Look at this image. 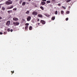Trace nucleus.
<instances>
[{
    "mask_svg": "<svg viewBox=\"0 0 77 77\" xmlns=\"http://www.w3.org/2000/svg\"><path fill=\"white\" fill-rule=\"evenodd\" d=\"M20 24V23L18 22H14L13 23V25L14 24V26H18Z\"/></svg>",
    "mask_w": 77,
    "mask_h": 77,
    "instance_id": "f03ea898",
    "label": "nucleus"
},
{
    "mask_svg": "<svg viewBox=\"0 0 77 77\" xmlns=\"http://www.w3.org/2000/svg\"><path fill=\"white\" fill-rule=\"evenodd\" d=\"M27 21H30V20H31V17L28 16L27 18Z\"/></svg>",
    "mask_w": 77,
    "mask_h": 77,
    "instance_id": "39448f33",
    "label": "nucleus"
},
{
    "mask_svg": "<svg viewBox=\"0 0 77 77\" xmlns=\"http://www.w3.org/2000/svg\"><path fill=\"white\" fill-rule=\"evenodd\" d=\"M40 9H41L42 10V11H44V7H43L41 6L40 7Z\"/></svg>",
    "mask_w": 77,
    "mask_h": 77,
    "instance_id": "dca6fc26",
    "label": "nucleus"
},
{
    "mask_svg": "<svg viewBox=\"0 0 77 77\" xmlns=\"http://www.w3.org/2000/svg\"><path fill=\"white\" fill-rule=\"evenodd\" d=\"M51 3V1H48L46 2V3L48 4V3Z\"/></svg>",
    "mask_w": 77,
    "mask_h": 77,
    "instance_id": "f3484780",
    "label": "nucleus"
},
{
    "mask_svg": "<svg viewBox=\"0 0 77 77\" xmlns=\"http://www.w3.org/2000/svg\"><path fill=\"white\" fill-rule=\"evenodd\" d=\"M3 5V4H1L0 5V8H2V5Z\"/></svg>",
    "mask_w": 77,
    "mask_h": 77,
    "instance_id": "c85d7f7f",
    "label": "nucleus"
},
{
    "mask_svg": "<svg viewBox=\"0 0 77 77\" xmlns=\"http://www.w3.org/2000/svg\"><path fill=\"white\" fill-rule=\"evenodd\" d=\"M2 17H0V20H2Z\"/></svg>",
    "mask_w": 77,
    "mask_h": 77,
    "instance_id": "e433bc0d",
    "label": "nucleus"
},
{
    "mask_svg": "<svg viewBox=\"0 0 77 77\" xmlns=\"http://www.w3.org/2000/svg\"><path fill=\"white\" fill-rule=\"evenodd\" d=\"M45 16H46V17H50V15H49L47 14H45Z\"/></svg>",
    "mask_w": 77,
    "mask_h": 77,
    "instance_id": "9b49d317",
    "label": "nucleus"
},
{
    "mask_svg": "<svg viewBox=\"0 0 77 77\" xmlns=\"http://www.w3.org/2000/svg\"><path fill=\"white\" fill-rule=\"evenodd\" d=\"M14 8V6L13 5H12L10 7H9L8 8V9H12L13 8Z\"/></svg>",
    "mask_w": 77,
    "mask_h": 77,
    "instance_id": "f8f14e48",
    "label": "nucleus"
},
{
    "mask_svg": "<svg viewBox=\"0 0 77 77\" xmlns=\"http://www.w3.org/2000/svg\"><path fill=\"white\" fill-rule=\"evenodd\" d=\"M38 16L40 18H42V15L41 14H38Z\"/></svg>",
    "mask_w": 77,
    "mask_h": 77,
    "instance_id": "4468645a",
    "label": "nucleus"
},
{
    "mask_svg": "<svg viewBox=\"0 0 77 77\" xmlns=\"http://www.w3.org/2000/svg\"><path fill=\"white\" fill-rule=\"evenodd\" d=\"M69 8H70V6H69Z\"/></svg>",
    "mask_w": 77,
    "mask_h": 77,
    "instance_id": "c03bdc74",
    "label": "nucleus"
},
{
    "mask_svg": "<svg viewBox=\"0 0 77 77\" xmlns=\"http://www.w3.org/2000/svg\"><path fill=\"white\" fill-rule=\"evenodd\" d=\"M6 9V8H5L4 7H2V11H5Z\"/></svg>",
    "mask_w": 77,
    "mask_h": 77,
    "instance_id": "2eb2a0df",
    "label": "nucleus"
},
{
    "mask_svg": "<svg viewBox=\"0 0 77 77\" xmlns=\"http://www.w3.org/2000/svg\"><path fill=\"white\" fill-rule=\"evenodd\" d=\"M23 29H24V27L23 28Z\"/></svg>",
    "mask_w": 77,
    "mask_h": 77,
    "instance_id": "49530a36",
    "label": "nucleus"
},
{
    "mask_svg": "<svg viewBox=\"0 0 77 77\" xmlns=\"http://www.w3.org/2000/svg\"><path fill=\"white\" fill-rule=\"evenodd\" d=\"M7 31H8V32H10V29H8L7 30Z\"/></svg>",
    "mask_w": 77,
    "mask_h": 77,
    "instance_id": "bb28decb",
    "label": "nucleus"
},
{
    "mask_svg": "<svg viewBox=\"0 0 77 77\" xmlns=\"http://www.w3.org/2000/svg\"><path fill=\"white\" fill-rule=\"evenodd\" d=\"M17 8H14L13 9V11H17Z\"/></svg>",
    "mask_w": 77,
    "mask_h": 77,
    "instance_id": "393cba45",
    "label": "nucleus"
},
{
    "mask_svg": "<svg viewBox=\"0 0 77 77\" xmlns=\"http://www.w3.org/2000/svg\"><path fill=\"white\" fill-rule=\"evenodd\" d=\"M70 1H71V0H68L67 1V2H69Z\"/></svg>",
    "mask_w": 77,
    "mask_h": 77,
    "instance_id": "2f4dec72",
    "label": "nucleus"
},
{
    "mask_svg": "<svg viewBox=\"0 0 77 77\" xmlns=\"http://www.w3.org/2000/svg\"><path fill=\"white\" fill-rule=\"evenodd\" d=\"M62 8H63L64 9H66V8L65 7H64L63 6H62Z\"/></svg>",
    "mask_w": 77,
    "mask_h": 77,
    "instance_id": "72a5a7b5",
    "label": "nucleus"
},
{
    "mask_svg": "<svg viewBox=\"0 0 77 77\" xmlns=\"http://www.w3.org/2000/svg\"><path fill=\"white\" fill-rule=\"evenodd\" d=\"M41 23H42V24H45V22L44 20H41Z\"/></svg>",
    "mask_w": 77,
    "mask_h": 77,
    "instance_id": "0eeeda50",
    "label": "nucleus"
},
{
    "mask_svg": "<svg viewBox=\"0 0 77 77\" xmlns=\"http://www.w3.org/2000/svg\"><path fill=\"white\" fill-rule=\"evenodd\" d=\"M11 72L12 73L11 74H12L13 73H14V71H11Z\"/></svg>",
    "mask_w": 77,
    "mask_h": 77,
    "instance_id": "c756f323",
    "label": "nucleus"
},
{
    "mask_svg": "<svg viewBox=\"0 0 77 77\" xmlns=\"http://www.w3.org/2000/svg\"><path fill=\"white\" fill-rule=\"evenodd\" d=\"M39 20L38 19V21H39Z\"/></svg>",
    "mask_w": 77,
    "mask_h": 77,
    "instance_id": "a18cd8bd",
    "label": "nucleus"
},
{
    "mask_svg": "<svg viewBox=\"0 0 77 77\" xmlns=\"http://www.w3.org/2000/svg\"><path fill=\"white\" fill-rule=\"evenodd\" d=\"M51 2H56V0H50Z\"/></svg>",
    "mask_w": 77,
    "mask_h": 77,
    "instance_id": "412c9836",
    "label": "nucleus"
},
{
    "mask_svg": "<svg viewBox=\"0 0 77 77\" xmlns=\"http://www.w3.org/2000/svg\"><path fill=\"white\" fill-rule=\"evenodd\" d=\"M16 2H18V0H16Z\"/></svg>",
    "mask_w": 77,
    "mask_h": 77,
    "instance_id": "79ce46f5",
    "label": "nucleus"
},
{
    "mask_svg": "<svg viewBox=\"0 0 77 77\" xmlns=\"http://www.w3.org/2000/svg\"><path fill=\"white\" fill-rule=\"evenodd\" d=\"M13 20L14 21H18V19L17 17H14L13 18Z\"/></svg>",
    "mask_w": 77,
    "mask_h": 77,
    "instance_id": "20e7f679",
    "label": "nucleus"
},
{
    "mask_svg": "<svg viewBox=\"0 0 77 77\" xmlns=\"http://www.w3.org/2000/svg\"><path fill=\"white\" fill-rule=\"evenodd\" d=\"M4 35H6V32H4Z\"/></svg>",
    "mask_w": 77,
    "mask_h": 77,
    "instance_id": "f704fd0d",
    "label": "nucleus"
},
{
    "mask_svg": "<svg viewBox=\"0 0 77 77\" xmlns=\"http://www.w3.org/2000/svg\"><path fill=\"white\" fill-rule=\"evenodd\" d=\"M32 14L34 15H36L38 14V12L36 11H34L32 13Z\"/></svg>",
    "mask_w": 77,
    "mask_h": 77,
    "instance_id": "423d86ee",
    "label": "nucleus"
},
{
    "mask_svg": "<svg viewBox=\"0 0 77 77\" xmlns=\"http://www.w3.org/2000/svg\"><path fill=\"white\" fill-rule=\"evenodd\" d=\"M3 34V32H0V35H2Z\"/></svg>",
    "mask_w": 77,
    "mask_h": 77,
    "instance_id": "4c0bfd02",
    "label": "nucleus"
},
{
    "mask_svg": "<svg viewBox=\"0 0 77 77\" xmlns=\"http://www.w3.org/2000/svg\"><path fill=\"white\" fill-rule=\"evenodd\" d=\"M26 4V2H22V6H25Z\"/></svg>",
    "mask_w": 77,
    "mask_h": 77,
    "instance_id": "1a4fd4ad",
    "label": "nucleus"
},
{
    "mask_svg": "<svg viewBox=\"0 0 77 77\" xmlns=\"http://www.w3.org/2000/svg\"><path fill=\"white\" fill-rule=\"evenodd\" d=\"M60 5H61V4H60V3L58 4V6H60Z\"/></svg>",
    "mask_w": 77,
    "mask_h": 77,
    "instance_id": "473e14b6",
    "label": "nucleus"
},
{
    "mask_svg": "<svg viewBox=\"0 0 77 77\" xmlns=\"http://www.w3.org/2000/svg\"><path fill=\"white\" fill-rule=\"evenodd\" d=\"M12 10L8 11V14H11V13H12Z\"/></svg>",
    "mask_w": 77,
    "mask_h": 77,
    "instance_id": "9d476101",
    "label": "nucleus"
},
{
    "mask_svg": "<svg viewBox=\"0 0 77 77\" xmlns=\"http://www.w3.org/2000/svg\"><path fill=\"white\" fill-rule=\"evenodd\" d=\"M55 15H57V11L55 12Z\"/></svg>",
    "mask_w": 77,
    "mask_h": 77,
    "instance_id": "b1692460",
    "label": "nucleus"
},
{
    "mask_svg": "<svg viewBox=\"0 0 77 77\" xmlns=\"http://www.w3.org/2000/svg\"><path fill=\"white\" fill-rule=\"evenodd\" d=\"M22 2H23V0H20V1L19 2V3L20 5L21 4V3H22Z\"/></svg>",
    "mask_w": 77,
    "mask_h": 77,
    "instance_id": "a211bd4d",
    "label": "nucleus"
},
{
    "mask_svg": "<svg viewBox=\"0 0 77 77\" xmlns=\"http://www.w3.org/2000/svg\"><path fill=\"white\" fill-rule=\"evenodd\" d=\"M28 27H29V26H25V30H26V31L27 30V29H28Z\"/></svg>",
    "mask_w": 77,
    "mask_h": 77,
    "instance_id": "ddd939ff",
    "label": "nucleus"
},
{
    "mask_svg": "<svg viewBox=\"0 0 77 77\" xmlns=\"http://www.w3.org/2000/svg\"><path fill=\"white\" fill-rule=\"evenodd\" d=\"M10 31H11V32H12V31H13V30L12 29H11L10 30Z\"/></svg>",
    "mask_w": 77,
    "mask_h": 77,
    "instance_id": "c9c22d12",
    "label": "nucleus"
},
{
    "mask_svg": "<svg viewBox=\"0 0 77 77\" xmlns=\"http://www.w3.org/2000/svg\"><path fill=\"white\" fill-rule=\"evenodd\" d=\"M31 1V0H28L29 2H30Z\"/></svg>",
    "mask_w": 77,
    "mask_h": 77,
    "instance_id": "a19ab883",
    "label": "nucleus"
},
{
    "mask_svg": "<svg viewBox=\"0 0 77 77\" xmlns=\"http://www.w3.org/2000/svg\"><path fill=\"white\" fill-rule=\"evenodd\" d=\"M66 13L67 14H69V11H67V12H66Z\"/></svg>",
    "mask_w": 77,
    "mask_h": 77,
    "instance_id": "cd10ccee",
    "label": "nucleus"
},
{
    "mask_svg": "<svg viewBox=\"0 0 77 77\" xmlns=\"http://www.w3.org/2000/svg\"><path fill=\"white\" fill-rule=\"evenodd\" d=\"M61 13L62 14H63V13H64V11H61Z\"/></svg>",
    "mask_w": 77,
    "mask_h": 77,
    "instance_id": "5701e85b",
    "label": "nucleus"
},
{
    "mask_svg": "<svg viewBox=\"0 0 77 77\" xmlns=\"http://www.w3.org/2000/svg\"><path fill=\"white\" fill-rule=\"evenodd\" d=\"M8 1H11V0H8Z\"/></svg>",
    "mask_w": 77,
    "mask_h": 77,
    "instance_id": "37998d69",
    "label": "nucleus"
},
{
    "mask_svg": "<svg viewBox=\"0 0 77 77\" xmlns=\"http://www.w3.org/2000/svg\"><path fill=\"white\" fill-rule=\"evenodd\" d=\"M66 21H68V18H67L66 19Z\"/></svg>",
    "mask_w": 77,
    "mask_h": 77,
    "instance_id": "7c9ffc66",
    "label": "nucleus"
},
{
    "mask_svg": "<svg viewBox=\"0 0 77 77\" xmlns=\"http://www.w3.org/2000/svg\"><path fill=\"white\" fill-rule=\"evenodd\" d=\"M29 13H30V11H27L26 12V14H29Z\"/></svg>",
    "mask_w": 77,
    "mask_h": 77,
    "instance_id": "6ab92c4d",
    "label": "nucleus"
},
{
    "mask_svg": "<svg viewBox=\"0 0 77 77\" xmlns=\"http://www.w3.org/2000/svg\"><path fill=\"white\" fill-rule=\"evenodd\" d=\"M55 19V17L54 16V17H52V20H54Z\"/></svg>",
    "mask_w": 77,
    "mask_h": 77,
    "instance_id": "4be33fe9",
    "label": "nucleus"
},
{
    "mask_svg": "<svg viewBox=\"0 0 77 77\" xmlns=\"http://www.w3.org/2000/svg\"><path fill=\"white\" fill-rule=\"evenodd\" d=\"M5 3L6 5H9L12 4V1H8L6 2Z\"/></svg>",
    "mask_w": 77,
    "mask_h": 77,
    "instance_id": "f257e3e1",
    "label": "nucleus"
},
{
    "mask_svg": "<svg viewBox=\"0 0 77 77\" xmlns=\"http://www.w3.org/2000/svg\"><path fill=\"white\" fill-rule=\"evenodd\" d=\"M29 30H32V27L30 26L29 27Z\"/></svg>",
    "mask_w": 77,
    "mask_h": 77,
    "instance_id": "aec40b11",
    "label": "nucleus"
},
{
    "mask_svg": "<svg viewBox=\"0 0 77 77\" xmlns=\"http://www.w3.org/2000/svg\"><path fill=\"white\" fill-rule=\"evenodd\" d=\"M10 24H11V21L10 20H8L7 22L6 23V25H7L8 26H9L10 25Z\"/></svg>",
    "mask_w": 77,
    "mask_h": 77,
    "instance_id": "7ed1b4c3",
    "label": "nucleus"
},
{
    "mask_svg": "<svg viewBox=\"0 0 77 77\" xmlns=\"http://www.w3.org/2000/svg\"><path fill=\"white\" fill-rule=\"evenodd\" d=\"M46 3L44 2H41V4L42 5H45Z\"/></svg>",
    "mask_w": 77,
    "mask_h": 77,
    "instance_id": "6e6552de",
    "label": "nucleus"
},
{
    "mask_svg": "<svg viewBox=\"0 0 77 77\" xmlns=\"http://www.w3.org/2000/svg\"><path fill=\"white\" fill-rule=\"evenodd\" d=\"M38 25H39V24H40V23H38Z\"/></svg>",
    "mask_w": 77,
    "mask_h": 77,
    "instance_id": "ea45409f",
    "label": "nucleus"
},
{
    "mask_svg": "<svg viewBox=\"0 0 77 77\" xmlns=\"http://www.w3.org/2000/svg\"><path fill=\"white\" fill-rule=\"evenodd\" d=\"M42 1H43V2H46V1H47V0H42Z\"/></svg>",
    "mask_w": 77,
    "mask_h": 77,
    "instance_id": "58836bf2",
    "label": "nucleus"
},
{
    "mask_svg": "<svg viewBox=\"0 0 77 77\" xmlns=\"http://www.w3.org/2000/svg\"><path fill=\"white\" fill-rule=\"evenodd\" d=\"M29 24L28 23H26L25 24V26H29Z\"/></svg>",
    "mask_w": 77,
    "mask_h": 77,
    "instance_id": "a878e982",
    "label": "nucleus"
}]
</instances>
